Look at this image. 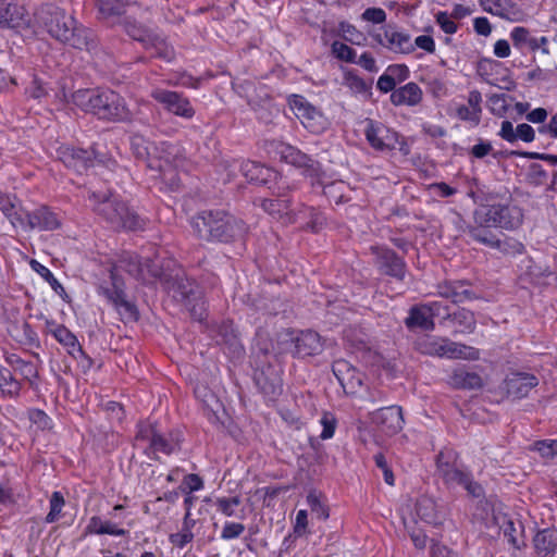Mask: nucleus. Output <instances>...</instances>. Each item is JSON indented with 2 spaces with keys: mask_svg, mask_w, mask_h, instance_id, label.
I'll return each mask as SVG.
<instances>
[{
  "mask_svg": "<svg viewBox=\"0 0 557 557\" xmlns=\"http://www.w3.org/2000/svg\"><path fill=\"white\" fill-rule=\"evenodd\" d=\"M35 21L52 38L64 45L88 52L97 47L92 32L78 24L72 15L59 7L41 5L35 13Z\"/></svg>",
  "mask_w": 557,
  "mask_h": 557,
  "instance_id": "1",
  "label": "nucleus"
},
{
  "mask_svg": "<svg viewBox=\"0 0 557 557\" xmlns=\"http://www.w3.org/2000/svg\"><path fill=\"white\" fill-rule=\"evenodd\" d=\"M191 226L199 238L208 242L228 243L243 238L246 233L244 222L223 210L200 212L193 219Z\"/></svg>",
  "mask_w": 557,
  "mask_h": 557,
  "instance_id": "2",
  "label": "nucleus"
},
{
  "mask_svg": "<svg viewBox=\"0 0 557 557\" xmlns=\"http://www.w3.org/2000/svg\"><path fill=\"white\" fill-rule=\"evenodd\" d=\"M75 106L108 121H129L132 113L125 100L112 90L79 89L72 94Z\"/></svg>",
  "mask_w": 557,
  "mask_h": 557,
  "instance_id": "3",
  "label": "nucleus"
},
{
  "mask_svg": "<svg viewBox=\"0 0 557 557\" xmlns=\"http://www.w3.org/2000/svg\"><path fill=\"white\" fill-rule=\"evenodd\" d=\"M90 198L97 202L95 210L116 228H140L143 220L125 203L112 199L107 194L91 193Z\"/></svg>",
  "mask_w": 557,
  "mask_h": 557,
  "instance_id": "4",
  "label": "nucleus"
},
{
  "mask_svg": "<svg viewBox=\"0 0 557 557\" xmlns=\"http://www.w3.org/2000/svg\"><path fill=\"white\" fill-rule=\"evenodd\" d=\"M523 220L522 210L515 205H491L480 208L474 213V222L487 226L517 228Z\"/></svg>",
  "mask_w": 557,
  "mask_h": 557,
  "instance_id": "5",
  "label": "nucleus"
},
{
  "mask_svg": "<svg viewBox=\"0 0 557 557\" xmlns=\"http://www.w3.org/2000/svg\"><path fill=\"white\" fill-rule=\"evenodd\" d=\"M289 106L297 119L312 134H321L329 127V120L323 112L312 106L305 97L293 95Z\"/></svg>",
  "mask_w": 557,
  "mask_h": 557,
  "instance_id": "6",
  "label": "nucleus"
},
{
  "mask_svg": "<svg viewBox=\"0 0 557 557\" xmlns=\"http://www.w3.org/2000/svg\"><path fill=\"white\" fill-rule=\"evenodd\" d=\"M446 454L441 451L437 456V470L447 484H456L462 486L471 496L480 497L483 495V490L480 484L474 482L471 475L463 472L448 460H445Z\"/></svg>",
  "mask_w": 557,
  "mask_h": 557,
  "instance_id": "7",
  "label": "nucleus"
},
{
  "mask_svg": "<svg viewBox=\"0 0 557 557\" xmlns=\"http://www.w3.org/2000/svg\"><path fill=\"white\" fill-rule=\"evenodd\" d=\"M131 147L135 157L146 161L148 168L157 170L162 181L168 184L170 188L175 189L178 187V180L175 175H172V171H165L161 163L154 164L152 160L154 146L151 143L140 135H134L131 140Z\"/></svg>",
  "mask_w": 557,
  "mask_h": 557,
  "instance_id": "8",
  "label": "nucleus"
},
{
  "mask_svg": "<svg viewBox=\"0 0 557 557\" xmlns=\"http://www.w3.org/2000/svg\"><path fill=\"white\" fill-rule=\"evenodd\" d=\"M152 160L154 164L161 163L165 171H172L181 182L177 170L183 169L186 164L184 150L181 146L161 143L160 146L153 147Z\"/></svg>",
  "mask_w": 557,
  "mask_h": 557,
  "instance_id": "9",
  "label": "nucleus"
},
{
  "mask_svg": "<svg viewBox=\"0 0 557 557\" xmlns=\"http://www.w3.org/2000/svg\"><path fill=\"white\" fill-rule=\"evenodd\" d=\"M372 423L386 435H395L404 428L403 409L399 406L380 408L370 413Z\"/></svg>",
  "mask_w": 557,
  "mask_h": 557,
  "instance_id": "10",
  "label": "nucleus"
},
{
  "mask_svg": "<svg viewBox=\"0 0 557 557\" xmlns=\"http://www.w3.org/2000/svg\"><path fill=\"white\" fill-rule=\"evenodd\" d=\"M151 97L177 116L191 119L195 115V110L189 100L176 91L154 89Z\"/></svg>",
  "mask_w": 557,
  "mask_h": 557,
  "instance_id": "11",
  "label": "nucleus"
},
{
  "mask_svg": "<svg viewBox=\"0 0 557 557\" xmlns=\"http://www.w3.org/2000/svg\"><path fill=\"white\" fill-rule=\"evenodd\" d=\"M137 441H146L153 454L162 453L164 455L172 454L178 447V441L172 436L166 437L160 433L154 425H140Z\"/></svg>",
  "mask_w": 557,
  "mask_h": 557,
  "instance_id": "12",
  "label": "nucleus"
},
{
  "mask_svg": "<svg viewBox=\"0 0 557 557\" xmlns=\"http://www.w3.org/2000/svg\"><path fill=\"white\" fill-rule=\"evenodd\" d=\"M375 39L382 47L394 53L408 54L413 52L411 36L395 27H386L383 34L376 35Z\"/></svg>",
  "mask_w": 557,
  "mask_h": 557,
  "instance_id": "13",
  "label": "nucleus"
},
{
  "mask_svg": "<svg viewBox=\"0 0 557 557\" xmlns=\"http://www.w3.org/2000/svg\"><path fill=\"white\" fill-rule=\"evenodd\" d=\"M438 313V302L414 306L409 310V314L405 319V324L410 330L419 327L424 331H432L435 327L434 317Z\"/></svg>",
  "mask_w": 557,
  "mask_h": 557,
  "instance_id": "14",
  "label": "nucleus"
},
{
  "mask_svg": "<svg viewBox=\"0 0 557 557\" xmlns=\"http://www.w3.org/2000/svg\"><path fill=\"white\" fill-rule=\"evenodd\" d=\"M282 158L285 162L299 168L302 173L312 178L320 177L321 166L320 163L311 159L306 153L301 152L295 147L286 146L282 150Z\"/></svg>",
  "mask_w": 557,
  "mask_h": 557,
  "instance_id": "15",
  "label": "nucleus"
},
{
  "mask_svg": "<svg viewBox=\"0 0 557 557\" xmlns=\"http://www.w3.org/2000/svg\"><path fill=\"white\" fill-rule=\"evenodd\" d=\"M504 385L509 396L521 399L527 397L530 391L539 385V379L530 373L517 372L507 376Z\"/></svg>",
  "mask_w": 557,
  "mask_h": 557,
  "instance_id": "16",
  "label": "nucleus"
},
{
  "mask_svg": "<svg viewBox=\"0 0 557 557\" xmlns=\"http://www.w3.org/2000/svg\"><path fill=\"white\" fill-rule=\"evenodd\" d=\"M74 359L79 360L84 369L92 366V360L88 357L79 345L77 337L65 326L54 330L53 336Z\"/></svg>",
  "mask_w": 557,
  "mask_h": 557,
  "instance_id": "17",
  "label": "nucleus"
},
{
  "mask_svg": "<svg viewBox=\"0 0 557 557\" xmlns=\"http://www.w3.org/2000/svg\"><path fill=\"white\" fill-rule=\"evenodd\" d=\"M25 226L29 230L54 231L61 226L58 215L47 207H40L33 212L25 211Z\"/></svg>",
  "mask_w": 557,
  "mask_h": 557,
  "instance_id": "18",
  "label": "nucleus"
},
{
  "mask_svg": "<svg viewBox=\"0 0 557 557\" xmlns=\"http://www.w3.org/2000/svg\"><path fill=\"white\" fill-rule=\"evenodd\" d=\"M112 288L100 286V293L121 312H125L129 318H136V309L125 298V294L116 280L115 273L111 272Z\"/></svg>",
  "mask_w": 557,
  "mask_h": 557,
  "instance_id": "19",
  "label": "nucleus"
},
{
  "mask_svg": "<svg viewBox=\"0 0 557 557\" xmlns=\"http://www.w3.org/2000/svg\"><path fill=\"white\" fill-rule=\"evenodd\" d=\"M376 262L383 273L392 275L398 280L405 277L406 265L405 262L396 256V253L386 248H375Z\"/></svg>",
  "mask_w": 557,
  "mask_h": 557,
  "instance_id": "20",
  "label": "nucleus"
},
{
  "mask_svg": "<svg viewBox=\"0 0 557 557\" xmlns=\"http://www.w3.org/2000/svg\"><path fill=\"white\" fill-rule=\"evenodd\" d=\"M59 159L65 164V166L71 168L78 173L86 171L94 164L92 152L71 147L60 148Z\"/></svg>",
  "mask_w": 557,
  "mask_h": 557,
  "instance_id": "21",
  "label": "nucleus"
},
{
  "mask_svg": "<svg viewBox=\"0 0 557 557\" xmlns=\"http://www.w3.org/2000/svg\"><path fill=\"white\" fill-rule=\"evenodd\" d=\"M324 345L322 337L311 330L301 331L295 339L296 352L301 357L321 354Z\"/></svg>",
  "mask_w": 557,
  "mask_h": 557,
  "instance_id": "22",
  "label": "nucleus"
},
{
  "mask_svg": "<svg viewBox=\"0 0 557 557\" xmlns=\"http://www.w3.org/2000/svg\"><path fill=\"white\" fill-rule=\"evenodd\" d=\"M364 133L369 144L376 150H386L394 146L396 134L381 124L369 121Z\"/></svg>",
  "mask_w": 557,
  "mask_h": 557,
  "instance_id": "23",
  "label": "nucleus"
},
{
  "mask_svg": "<svg viewBox=\"0 0 557 557\" xmlns=\"http://www.w3.org/2000/svg\"><path fill=\"white\" fill-rule=\"evenodd\" d=\"M332 371L345 391L354 392L362 384L361 374L346 360L334 361Z\"/></svg>",
  "mask_w": 557,
  "mask_h": 557,
  "instance_id": "24",
  "label": "nucleus"
},
{
  "mask_svg": "<svg viewBox=\"0 0 557 557\" xmlns=\"http://www.w3.org/2000/svg\"><path fill=\"white\" fill-rule=\"evenodd\" d=\"M480 4L484 11L511 22L522 17L520 9L510 0H480Z\"/></svg>",
  "mask_w": 557,
  "mask_h": 557,
  "instance_id": "25",
  "label": "nucleus"
},
{
  "mask_svg": "<svg viewBox=\"0 0 557 557\" xmlns=\"http://www.w3.org/2000/svg\"><path fill=\"white\" fill-rule=\"evenodd\" d=\"M422 96V89L416 83L411 82L395 89L391 95V102L397 107H413L421 102Z\"/></svg>",
  "mask_w": 557,
  "mask_h": 557,
  "instance_id": "26",
  "label": "nucleus"
},
{
  "mask_svg": "<svg viewBox=\"0 0 557 557\" xmlns=\"http://www.w3.org/2000/svg\"><path fill=\"white\" fill-rule=\"evenodd\" d=\"M438 295L450 299L454 304H461L473 298V292L466 282H447L438 285Z\"/></svg>",
  "mask_w": 557,
  "mask_h": 557,
  "instance_id": "27",
  "label": "nucleus"
},
{
  "mask_svg": "<svg viewBox=\"0 0 557 557\" xmlns=\"http://www.w3.org/2000/svg\"><path fill=\"white\" fill-rule=\"evenodd\" d=\"M25 9L12 0H0V26L15 27L25 21Z\"/></svg>",
  "mask_w": 557,
  "mask_h": 557,
  "instance_id": "28",
  "label": "nucleus"
},
{
  "mask_svg": "<svg viewBox=\"0 0 557 557\" xmlns=\"http://www.w3.org/2000/svg\"><path fill=\"white\" fill-rule=\"evenodd\" d=\"M479 357L480 352L474 347L443 337L442 358L476 360Z\"/></svg>",
  "mask_w": 557,
  "mask_h": 557,
  "instance_id": "29",
  "label": "nucleus"
},
{
  "mask_svg": "<svg viewBox=\"0 0 557 557\" xmlns=\"http://www.w3.org/2000/svg\"><path fill=\"white\" fill-rule=\"evenodd\" d=\"M243 175L250 182L257 184H268L272 178H276L277 174L273 170L258 164L253 161H245L240 164Z\"/></svg>",
  "mask_w": 557,
  "mask_h": 557,
  "instance_id": "30",
  "label": "nucleus"
},
{
  "mask_svg": "<svg viewBox=\"0 0 557 557\" xmlns=\"http://www.w3.org/2000/svg\"><path fill=\"white\" fill-rule=\"evenodd\" d=\"M165 288L173 293V297L181 301L190 302L191 295L194 294L193 283L177 274L175 276L168 275L164 281Z\"/></svg>",
  "mask_w": 557,
  "mask_h": 557,
  "instance_id": "31",
  "label": "nucleus"
},
{
  "mask_svg": "<svg viewBox=\"0 0 557 557\" xmlns=\"http://www.w3.org/2000/svg\"><path fill=\"white\" fill-rule=\"evenodd\" d=\"M0 211L10 220L13 227L25 226V211L15 198L0 194Z\"/></svg>",
  "mask_w": 557,
  "mask_h": 557,
  "instance_id": "32",
  "label": "nucleus"
},
{
  "mask_svg": "<svg viewBox=\"0 0 557 557\" xmlns=\"http://www.w3.org/2000/svg\"><path fill=\"white\" fill-rule=\"evenodd\" d=\"M492 226H487L485 224L475 223V225L468 227L469 236L490 248H503L504 250L509 251L504 244H502V239H499L493 232L488 228Z\"/></svg>",
  "mask_w": 557,
  "mask_h": 557,
  "instance_id": "33",
  "label": "nucleus"
},
{
  "mask_svg": "<svg viewBox=\"0 0 557 557\" xmlns=\"http://www.w3.org/2000/svg\"><path fill=\"white\" fill-rule=\"evenodd\" d=\"M448 383L455 388L475 389L482 386L483 381L478 373L459 368L451 373Z\"/></svg>",
  "mask_w": 557,
  "mask_h": 557,
  "instance_id": "34",
  "label": "nucleus"
},
{
  "mask_svg": "<svg viewBox=\"0 0 557 557\" xmlns=\"http://www.w3.org/2000/svg\"><path fill=\"white\" fill-rule=\"evenodd\" d=\"M286 188H287L286 184L283 183L282 186L277 187L276 195L278 196V198L261 200V207L263 208V210L276 219H282L286 215L288 218V220H290V218L288 216V209H289L288 202L289 201L285 198H281V197H284L283 191Z\"/></svg>",
  "mask_w": 557,
  "mask_h": 557,
  "instance_id": "35",
  "label": "nucleus"
},
{
  "mask_svg": "<svg viewBox=\"0 0 557 557\" xmlns=\"http://www.w3.org/2000/svg\"><path fill=\"white\" fill-rule=\"evenodd\" d=\"M534 548L540 557H553L557 547L555 532L545 529L536 533L533 540Z\"/></svg>",
  "mask_w": 557,
  "mask_h": 557,
  "instance_id": "36",
  "label": "nucleus"
},
{
  "mask_svg": "<svg viewBox=\"0 0 557 557\" xmlns=\"http://www.w3.org/2000/svg\"><path fill=\"white\" fill-rule=\"evenodd\" d=\"M145 49L151 50L153 57L166 62H171L175 58L174 48L157 33H153Z\"/></svg>",
  "mask_w": 557,
  "mask_h": 557,
  "instance_id": "37",
  "label": "nucleus"
},
{
  "mask_svg": "<svg viewBox=\"0 0 557 557\" xmlns=\"http://www.w3.org/2000/svg\"><path fill=\"white\" fill-rule=\"evenodd\" d=\"M101 18L110 20L124 13L125 7L136 0H96Z\"/></svg>",
  "mask_w": 557,
  "mask_h": 557,
  "instance_id": "38",
  "label": "nucleus"
},
{
  "mask_svg": "<svg viewBox=\"0 0 557 557\" xmlns=\"http://www.w3.org/2000/svg\"><path fill=\"white\" fill-rule=\"evenodd\" d=\"M416 512L421 520L428 523L436 524L440 522L436 503L430 497L422 496L418 499Z\"/></svg>",
  "mask_w": 557,
  "mask_h": 557,
  "instance_id": "39",
  "label": "nucleus"
},
{
  "mask_svg": "<svg viewBox=\"0 0 557 557\" xmlns=\"http://www.w3.org/2000/svg\"><path fill=\"white\" fill-rule=\"evenodd\" d=\"M116 270H124L132 276L137 280H146L147 275L145 273L144 263L140 261L138 256L132 253H125L119 260V263L115 268Z\"/></svg>",
  "mask_w": 557,
  "mask_h": 557,
  "instance_id": "40",
  "label": "nucleus"
},
{
  "mask_svg": "<svg viewBox=\"0 0 557 557\" xmlns=\"http://www.w3.org/2000/svg\"><path fill=\"white\" fill-rule=\"evenodd\" d=\"M416 348L423 355L442 358L443 337L425 335L417 341Z\"/></svg>",
  "mask_w": 557,
  "mask_h": 557,
  "instance_id": "41",
  "label": "nucleus"
},
{
  "mask_svg": "<svg viewBox=\"0 0 557 557\" xmlns=\"http://www.w3.org/2000/svg\"><path fill=\"white\" fill-rule=\"evenodd\" d=\"M307 504L311 510V513L318 519L326 520L330 516V509L325 503L324 496L317 492L310 491L307 495Z\"/></svg>",
  "mask_w": 557,
  "mask_h": 557,
  "instance_id": "42",
  "label": "nucleus"
},
{
  "mask_svg": "<svg viewBox=\"0 0 557 557\" xmlns=\"http://www.w3.org/2000/svg\"><path fill=\"white\" fill-rule=\"evenodd\" d=\"M87 531L95 534L124 535L126 531L117 528L115 523L102 521L99 517H91L87 525Z\"/></svg>",
  "mask_w": 557,
  "mask_h": 557,
  "instance_id": "43",
  "label": "nucleus"
},
{
  "mask_svg": "<svg viewBox=\"0 0 557 557\" xmlns=\"http://www.w3.org/2000/svg\"><path fill=\"white\" fill-rule=\"evenodd\" d=\"M7 362L15 371H18L26 380L32 381L33 379L37 377L38 371L33 362L25 361L14 354L7 357Z\"/></svg>",
  "mask_w": 557,
  "mask_h": 557,
  "instance_id": "44",
  "label": "nucleus"
},
{
  "mask_svg": "<svg viewBox=\"0 0 557 557\" xmlns=\"http://www.w3.org/2000/svg\"><path fill=\"white\" fill-rule=\"evenodd\" d=\"M29 264H30V268L36 273H38L45 281H47L49 283L51 288L57 294H59L63 298L65 296H67L62 284L53 276V274L51 273V271L48 268H46L45 265H42L40 262H38L35 259L30 260Z\"/></svg>",
  "mask_w": 557,
  "mask_h": 557,
  "instance_id": "45",
  "label": "nucleus"
},
{
  "mask_svg": "<svg viewBox=\"0 0 557 557\" xmlns=\"http://www.w3.org/2000/svg\"><path fill=\"white\" fill-rule=\"evenodd\" d=\"M124 29L127 33V35L133 38L134 40L139 41L144 48L152 37L153 33L152 30L144 27L143 25L136 23L135 21H125L124 22Z\"/></svg>",
  "mask_w": 557,
  "mask_h": 557,
  "instance_id": "46",
  "label": "nucleus"
},
{
  "mask_svg": "<svg viewBox=\"0 0 557 557\" xmlns=\"http://www.w3.org/2000/svg\"><path fill=\"white\" fill-rule=\"evenodd\" d=\"M453 322L459 327L461 333H472L475 329V318L473 312L467 309H460L451 315Z\"/></svg>",
  "mask_w": 557,
  "mask_h": 557,
  "instance_id": "47",
  "label": "nucleus"
},
{
  "mask_svg": "<svg viewBox=\"0 0 557 557\" xmlns=\"http://www.w3.org/2000/svg\"><path fill=\"white\" fill-rule=\"evenodd\" d=\"M0 389L4 395L11 397L17 396L21 389L20 382L4 368H0Z\"/></svg>",
  "mask_w": 557,
  "mask_h": 557,
  "instance_id": "48",
  "label": "nucleus"
},
{
  "mask_svg": "<svg viewBox=\"0 0 557 557\" xmlns=\"http://www.w3.org/2000/svg\"><path fill=\"white\" fill-rule=\"evenodd\" d=\"M504 535L508 539V543L516 549L521 547L523 542L519 541L518 534L522 532L521 523H518V527L511 519L503 518V523L500 525Z\"/></svg>",
  "mask_w": 557,
  "mask_h": 557,
  "instance_id": "49",
  "label": "nucleus"
},
{
  "mask_svg": "<svg viewBox=\"0 0 557 557\" xmlns=\"http://www.w3.org/2000/svg\"><path fill=\"white\" fill-rule=\"evenodd\" d=\"M488 109L494 115L503 117L508 111L507 96L505 94H493L487 99Z\"/></svg>",
  "mask_w": 557,
  "mask_h": 557,
  "instance_id": "50",
  "label": "nucleus"
},
{
  "mask_svg": "<svg viewBox=\"0 0 557 557\" xmlns=\"http://www.w3.org/2000/svg\"><path fill=\"white\" fill-rule=\"evenodd\" d=\"M64 504L65 500L61 492H53L50 497V511L46 516L47 523H53L59 520Z\"/></svg>",
  "mask_w": 557,
  "mask_h": 557,
  "instance_id": "51",
  "label": "nucleus"
},
{
  "mask_svg": "<svg viewBox=\"0 0 557 557\" xmlns=\"http://www.w3.org/2000/svg\"><path fill=\"white\" fill-rule=\"evenodd\" d=\"M240 498L235 497H219L215 499L214 505L218 510L226 517H233L235 515V508L240 504Z\"/></svg>",
  "mask_w": 557,
  "mask_h": 557,
  "instance_id": "52",
  "label": "nucleus"
},
{
  "mask_svg": "<svg viewBox=\"0 0 557 557\" xmlns=\"http://www.w3.org/2000/svg\"><path fill=\"white\" fill-rule=\"evenodd\" d=\"M510 37L513 41V45L518 48L535 45L533 37L530 35V32L525 27H515L510 33Z\"/></svg>",
  "mask_w": 557,
  "mask_h": 557,
  "instance_id": "53",
  "label": "nucleus"
},
{
  "mask_svg": "<svg viewBox=\"0 0 557 557\" xmlns=\"http://www.w3.org/2000/svg\"><path fill=\"white\" fill-rule=\"evenodd\" d=\"M344 85L352 92L363 94L368 90L367 83L354 72H346L344 75Z\"/></svg>",
  "mask_w": 557,
  "mask_h": 557,
  "instance_id": "54",
  "label": "nucleus"
},
{
  "mask_svg": "<svg viewBox=\"0 0 557 557\" xmlns=\"http://www.w3.org/2000/svg\"><path fill=\"white\" fill-rule=\"evenodd\" d=\"M332 53L339 60L346 62H355L356 52L352 48L341 41L332 44Z\"/></svg>",
  "mask_w": 557,
  "mask_h": 557,
  "instance_id": "55",
  "label": "nucleus"
},
{
  "mask_svg": "<svg viewBox=\"0 0 557 557\" xmlns=\"http://www.w3.org/2000/svg\"><path fill=\"white\" fill-rule=\"evenodd\" d=\"M256 382L264 394L274 395L280 391L278 379L274 377L268 381L263 373L256 375Z\"/></svg>",
  "mask_w": 557,
  "mask_h": 557,
  "instance_id": "56",
  "label": "nucleus"
},
{
  "mask_svg": "<svg viewBox=\"0 0 557 557\" xmlns=\"http://www.w3.org/2000/svg\"><path fill=\"white\" fill-rule=\"evenodd\" d=\"M144 269L147 275V278L143 280L144 282H148L151 278H159L164 283L165 277H168L169 275L161 270L160 265L157 262L151 260H146V262L144 263Z\"/></svg>",
  "mask_w": 557,
  "mask_h": 557,
  "instance_id": "57",
  "label": "nucleus"
},
{
  "mask_svg": "<svg viewBox=\"0 0 557 557\" xmlns=\"http://www.w3.org/2000/svg\"><path fill=\"white\" fill-rule=\"evenodd\" d=\"M245 531V525L237 522H227L224 524L221 533L223 540H232L242 535Z\"/></svg>",
  "mask_w": 557,
  "mask_h": 557,
  "instance_id": "58",
  "label": "nucleus"
},
{
  "mask_svg": "<svg viewBox=\"0 0 557 557\" xmlns=\"http://www.w3.org/2000/svg\"><path fill=\"white\" fill-rule=\"evenodd\" d=\"M321 424L323 426L322 433L320 434V437L322 440H329L334 435L335 426H336V420L335 418L325 412L321 418Z\"/></svg>",
  "mask_w": 557,
  "mask_h": 557,
  "instance_id": "59",
  "label": "nucleus"
},
{
  "mask_svg": "<svg viewBox=\"0 0 557 557\" xmlns=\"http://www.w3.org/2000/svg\"><path fill=\"white\" fill-rule=\"evenodd\" d=\"M557 442L540 441L534 444V449L541 454L542 457L552 459L557 455Z\"/></svg>",
  "mask_w": 557,
  "mask_h": 557,
  "instance_id": "60",
  "label": "nucleus"
},
{
  "mask_svg": "<svg viewBox=\"0 0 557 557\" xmlns=\"http://www.w3.org/2000/svg\"><path fill=\"white\" fill-rule=\"evenodd\" d=\"M203 487V481L198 474H187L183 482V492L190 494Z\"/></svg>",
  "mask_w": 557,
  "mask_h": 557,
  "instance_id": "61",
  "label": "nucleus"
},
{
  "mask_svg": "<svg viewBox=\"0 0 557 557\" xmlns=\"http://www.w3.org/2000/svg\"><path fill=\"white\" fill-rule=\"evenodd\" d=\"M362 20L374 24H382L386 21V13L381 8H368L362 13Z\"/></svg>",
  "mask_w": 557,
  "mask_h": 557,
  "instance_id": "62",
  "label": "nucleus"
},
{
  "mask_svg": "<svg viewBox=\"0 0 557 557\" xmlns=\"http://www.w3.org/2000/svg\"><path fill=\"white\" fill-rule=\"evenodd\" d=\"M386 73L397 83L404 82L409 76V70L405 64H393L386 69Z\"/></svg>",
  "mask_w": 557,
  "mask_h": 557,
  "instance_id": "63",
  "label": "nucleus"
},
{
  "mask_svg": "<svg viewBox=\"0 0 557 557\" xmlns=\"http://www.w3.org/2000/svg\"><path fill=\"white\" fill-rule=\"evenodd\" d=\"M194 539L193 532H187L186 530H181L177 533L170 535V542L180 548H183L186 544L191 542Z\"/></svg>",
  "mask_w": 557,
  "mask_h": 557,
  "instance_id": "64",
  "label": "nucleus"
}]
</instances>
